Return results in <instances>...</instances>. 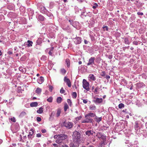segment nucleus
I'll return each instance as SVG.
<instances>
[{"instance_id":"nucleus-1","label":"nucleus","mask_w":147,"mask_h":147,"mask_svg":"<svg viewBox=\"0 0 147 147\" xmlns=\"http://www.w3.org/2000/svg\"><path fill=\"white\" fill-rule=\"evenodd\" d=\"M54 138L56 139L55 142L58 144L62 143L63 140L67 138V136L64 134H61L58 135H55Z\"/></svg>"},{"instance_id":"nucleus-2","label":"nucleus","mask_w":147,"mask_h":147,"mask_svg":"<svg viewBox=\"0 0 147 147\" xmlns=\"http://www.w3.org/2000/svg\"><path fill=\"white\" fill-rule=\"evenodd\" d=\"M96 116V114L95 113H90L85 116L86 119L82 120V123H89L92 122L93 120V119L91 117H93Z\"/></svg>"},{"instance_id":"nucleus-3","label":"nucleus","mask_w":147,"mask_h":147,"mask_svg":"<svg viewBox=\"0 0 147 147\" xmlns=\"http://www.w3.org/2000/svg\"><path fill=\"white\" fill-rule=\"evenodd\" d=\"M73 137L74 142H76L78 143H79L80 142L81 138L80 134L77 131L74 132L73 135Z\"/></svg>"},{"instance_id":"nucleus-4","label":"nucleus","mask_w":147,"mask_h":147,"mask_svg":"<svg viewBox=\"0 0 147 147\" xmlns=\"http://www.w3.org/2000/svg\"><path fill=\"white\" fill-rule=\"evenodd\" d=\"M86 16L87 18L88 19L90 18V20H88L87 21L90 26H92V25L94 24L95 22L93 18H91L88 15L87 16L85 12H84L81 13V16Z\"/></svg>"},{"instance_id":"nucleus-5","label":"nucleus","mask_w":147,"mask_h":147,"mask_svg":"<svg viewBox=\"0 0 147 147\" xmlns=\"http://www.w3.org/2000/svg\"><path fill=\"white\" fill-rule=\"evenodd\" d=\"M89 85V83L86 80H83V87L84 89L88 91L90 90Z\"/></svg>"},{"instance_id":"nucleus-6","label":"nucleus","mask_w":147,"mask_h":147,"mask_svg":"<svg viewBox=\"0 0 147 147\" xmlns=\"http://www.w3.org/2000/svg\"><path fill=\"white\" fill-rule=\"evenodd\" d=\"M63 125L64 126L68 129L71 128L73 126V123L70 122H64L63 123Z\"/></svg>"},{"instance_id":"nucleus-7","label":"nucleus","mask_w":147,"mask_h":147,"mask_svg":"<svg viewBox=\"0 0 147 147\" xmlns=\"http://www.w3.org/2000/svg\"><path fill=\"white\" fill-rule=\"evenodd\" d=\"M92 101L96 104H98L102 102L103 99L102 98H98L94 97Z\"/></svg>"},{"instance_id":"nucleus-8","label":"nucleus","mask_w":147,"mask_h":147,"mask_svg":"<svg viewBox=\"0 0 147 147\" xmlns=\"http://www.w3.org/2000/svg\"><path fill=\"white\" fill-rule=\"evenodd\" d=\"M96 136L99 139H101L104 140L106 139V136L105 135H103L101 132H98L97 133Z\"/></svg>"},{"instance_id":"nucleus-9","label":"nucleus","mask_w":147,"mask_h":147,"mask_svg":"<svg viewBox=\"0 0 147 147\" xmlns=\"http://www.w3.org/2000/svg\"><path fill=\"white\" fill-rule=\"evenodd\" d=\"M64 81L65 82L69 87L71 86V83L69 79L66 77H65L64 79Z\"/></svg>"},{"instance_id":"nucleus-10","label":"nucleus","mask_w":147,"mask_h":147,"mask_svg":"<svg viewBox=\"0 0 147 147\" xmlns=\"http://www.w3.org/2000/svg\"><path fill=\"white\" fill-rule=\"evenodd\" d=\"M74 40L75 43L76 44H80L82 41L81 38L79 37H76L74 39Z\"/></svg>"},{"instance_id":"nucleus-11","label":"nucleus","mask_w":147,"mask_h":147,"mask_svg":"<svg viewBox=\"0 0 147 147\" xmlns=\"http://www.w3.org/2000/svg\"><path fill=\"white\" fill-rule=\"evenodd\" d=\"M95 58L94 57H91L89 59L88 62L87 64V65H90L94 64Z\"/></svg>"},{"instance_id":"nucleus-12","label":"nucleus","mask_w":147,"mask_h":147,"mask_svg":"<svg viewBox=\"0 0 147 147\" xmlns=\"http://www.w3.org/2000/svg\"><path fill=\"white\" fill-rule=\"evenodd\" d=\"M102 86L101 85L100 87L97 86L95 89L94 91V92L95 94H99V90H101V88Z\"/></svg>"},{"instance_id":"nucleus-13","label":"nucleus","mask_w":147,"mask_h":147,"mask_svg":"<svg viewBox=\"0 0 147 147\" xmlns=\"http://www.w3.org/2000/svg\"><path fill=\"white\" fill-rule=\"evenodd\" d=\"M93 133H95V132L92 130H90L87 131L86 132L85 134L87 136H90L91 135H92Z\"/></svg>"},{"instance_id":"nucleus-14","label":"nucleus","mask_w":147,"mask_h":147,"mask_svg":"<svg viewBox=\"0 0 147 147\" xmlns=\"http://www.w3.org/2000/svg\"><path fill=\"white\" fill-rule=\"evenodd\" d=\"M40 11L42 13L45 14L47 10L45 7L43 6H41L40 8Z\"/></svg>"},{"instance_id":"nucleus-15","label":"nucleus","mask_w":147,"mask_h":147,"mask_svg":"<svg viewBox=\"0 0 147 147\" xmlns=\"http://www.w3.org/2000/svg\"><path fill=\"white\" fill-rule=\"evenodd\" d=\"M88 78L90 81H94L96 80L95 76L93 74H90L89 75Z\"/></svg>"},{"instance_id":"nucleus-16","label":"nucleus","mask_w":147,"mask_h":147,"mask_svg":"<svg viewBox=\"0 0 147 147\" xmlns=\"http://www.w3.org/2000/svg\"><path fill=\"white\" fill-rule=\"evenodd\" d=\"M44 79L43 77L42 76L40 77L37 80V81L40 84H41L43 82Z\"/></svg>"},{"instance_id":"nucleus-17","label":"nucleus","mask_w":147,"mask_h":147,"mask_svg":"<svg viewBox=\"0 0 147 147\" xmlns=\"http://www.w3.org/2000/svg\"><path fill=\"white\" fill-rule=\"evenodd\" d=\"M89 109L91 110H95L96 109V106L94 104L90 105L89 106Z\"/></svg>"},{"instance_id":"nucleus-18","label":"nucleus","mask_w":147,"mask_h":147,"mask_svg":"<svg viewBox=\"0 0 147 147\" xmlns=\"http://www.w3.org/2000/svg\"><path fill=\"white\" fill-rule=\"evenodd\" d=\"M42 42V39L41 38H38L36 42V46L35 48L37 47V45H40Z\"/></svg>"},{"instance_id":"nucleus-19","label":"nucleus","mask_w":147,"mask_h":147,"mask_svg":"<svg viewBox=\"0 0 147 147\" xmlns=\"http://www.w3.org/2000/svg\"><path fill=\"white\" fill-rule=\"evenodd\" d=\"M71 25L74 27L77 28V26L79 25V23L78 22L74 21L72 22Z\"/></svg>"},{"instance_id":"nucleus-20","label":"nucleus","mask_w":147,"mask_h":147,"mask_svg":"<svg viewBox=\"0 0 147 147\" xmlns=\"http://www.w3.org/2000/svg\"><path fill=\"white\" fill-rule=\"evenodd\" d=\"M26 115V112L25 111L22 112L19 115V117L22 118L25 116Z\"/></svg>"},{"instance_id":"nucleus-21","label":"nucleus","mask_w":147,"mask_h":147,"mask_svg":"<svg viewBox=\"0 0 147 147\" xmlns=\"http://www.w3.org/2000/svg\"><path fill=\"white\" fill-rule=\"evenodd\" d=\"M33 44V42L30 40H28L26 45H27V46L28 47H29L32 46Z\"/></svg>"},{"instance_id":"nucleus-22","label":"nucleus","mask_w":147,"mask_h":147,"mask_svg":"<svg viewBox=\"0 0 147 147\" xmlns=\"http://www.w3.org/2000/svg\"><path fill=\"white\" fill-rule=\"evenodd\" d=\"M38 105V103L37 102H31L30 103V106L32 107H36Z\"/></svg>"},{"instance_id":"nucleus-23","label":"nucleus","mask_w":147,"mask_h":147,"mask_svg":"<svg viewBox=\"0 0 147 147\" xmlns=\"http://www.w3.org/2000/svg\"><path fill=\"white\" fill-rule=\"evenodd\" d=\"M63 29L64 30H66L68 32H70V28L68 26H64L63 27Z\"/></svg>"},{"instance_id":"nucleus-24","label":"nucleus","mask_w":147,"mask_h":147,"mask_svg":"<svg viewBox=\"0 0 147 147\" xmlns=\"http://www.w3.org/2000/svg\"><path fill=\"white\" fill-rule=\"evenodd\" d=\"M102 117H98L96 116H95V117L94 118L95 121L98 123L100 121L102 120Z\"/></svg>"},{"instance_id":"nucleus-25","label":"nucleus","mask_w":147,"mask_h":147,"mask_svg":"<svg viewBox=\"0 0 147 147\" xmlns=\"http://www.w3.org/2000/svg\"><path fill=\"white\" fill-rule=\"evenodd\" d=\"M41 91L42 89L41 88H37L36 90V92L37 94H40Z\"/></svg>"},{"instance_id":"nucleus-26","label":"nucleus","mask_w":147,"mask_h":147,"mask_svg":"<svg viewBox=\"0 0 147 147\" xmlns=\"http://www.w3.org/2000/svg\"><path fill=\"white\" fill-rule=\"evenodd\" d=\"M43 109L42 107H40L39 108L38 110L37 111V112L38 113L41 114L43 112Z\"/></svg>"},{"instance_id":"nucleus-27","label":"nucleus","mask_w":147,"mask_h":147,"mask_svg":"<svg viewBox=\"0 0 147 147\" xmlns=\"http://www.w3.org/2000/svg\"><path fill=\"white\" fill-rule=\"evenodd\" d=\"M54 49V47H53L49 49V54L50 55H52V53L53 52V50Z\"/></svg>"},{"instance_id":"nucleus-28","label":"nucleus","mask_w":147,"mask_h":147,"mask_svg":"<svg viewBox=\"0 0 147 147\" xmlns=\"http://www.w3.org/2000/svg\"><path fill=\"white\" fill-rule=\"evenodd\" d=\"M138 121H136L135 122V125H134V127L135 128L136 130H138V128L139 127V126L138 125Z\"/></svg>"},{"instance_id":"nucleus-29","label":"nucleus","mask_w":147,"mask_h":147,"mask_svg":"<svg viewBox=\"0 0 147 147\" xmlns=\"http://www.w3.org/2000/svg\"><path fill=\"white\" fill-rule=\"evenodd\" d=\"M40 59L42 61H45L47 60V57L46 56L43 55L41 57Z\"/></svg>"},{"instance_id":"nucleus-30","label":"nucleus","mask_w":147,"mask_h":147,"mask_svg":"<svg viewBox=\"0 0 147 147\" xmlns=\"http://www.w3.org/2000/svg\"><path fill=\"white\" fill-rule=\"evenodd\" d=\"M61 113V111L60 109H58L57 111L56 114V116L59 117Z\"/></svg>"},{"instance_id":"nucleus-31","label":"nucleus","mask_w":147,"mask_h":147,"mask_svg":"<svg viewBox=\"0 0 147 147\" xmlns=\"http://www.w3.org/2000/svg\"><path fill=\"white\" fill-rule=\"evenodd\" d=\"M45 14L47 15V16H48V17L51 18H52V17L53 16L52 14L51 13H50L48 11Z\"/></svg>"},{"instance_id":"nucleus-32","label":"nucleus","mask_w":147,"mask_h":147,"mask_svg":"<svg viewBox=\"0 0 147 147\" xmlns=\"http://www.w3.org/2000/svg\"><path fill=\"white\" fill-rule=\"evenodd\" d=\"M134 144H132V146H133V147H138V143L137 141H135Z\"/></svg>"},{"instance_id":"nucleus-33","label":"nucleus","mask_w":147,"mask_h":147,"mask_svg":"<svg viewBox=\"0 0 147 147\" xmlns=\"http://www.w3.org/2000/svg\"><path fill=\"white\" fill-rule=\"evenodd\" d=\"M62 101V98L61 97H58L57 99V102L58 103H61Z\"/></svg>"},{"instance_id":"nucleus-34","label":"nucleus","mask_w":147,"mask_h":147,"mask_svg":"<svg viewBox=\"0 0 147 147\" xmlns=\"http://www.w3.org/2000/svg\"><path fill=\"white\" fill-rule=\"evenodd\" d=\"M38 19L39 20L41 21H43L44 20V17L41 15H39L38 17Z\"/></svg>"},{"instance_id":"nucleus-35","label":"nucleus","mask_w":147,"mask_h":147,"mask_svg":"<svg viewBox=\"0 0 147 147\" xmlns=\"http://www.w3.org/2000/svg\"><path fill=\"white\" fill-rule=\"evenodd\" d=\"M53 97L50 96L47 99V101L49 102H51L53 101Z\"/></svg>"},{"instance_id":"nucleus-36","label":"nucleus","mask_w":147,"mask_h":147,"mask_svg":"<svg viewBox=\"0 0 147 147\" xmlns=\"http://www.w3.org/2000/svg\"><path fill=\"white\" fill-rule=\"evenodd\" d=\"M69 108L68 105L67 103H65L64 105V110L65 111H66L67 109Z\"/></svg>"},{"instance_id":"nucleus-37","label":"nucleus","mask_w":147,"mask_h":147,"mask_svg":"<svg viewBox=\"0 0 147 147\" xmlns=\"http://www.w3.org/2000/svg\"><path fill=\"white\" fill-rule=\"evenodd\" d=\"M124 107V105L122 103H120L118 105L119 108V109H122Z\"/></svg>"},{"instance_id":"nucleus-38","label":"nucleus","mask_w":147,"mask_h":147,"mask_svg":"<svg viewBox=\"0 0 147 147\" xmlns=\"http://www.w3.org/2000/svg\"><path fill=\"white\" fill-rule=\"evenodd\" d=\"M126 44H129L130 42L129 41V40L127 38H125L124 40Z\"/></svg>"},{"instance_id":"nucleus-39","label":"nucleus","mask_w":147,"mask_h":147,"mask_svg":"<svg viewBox=\"0 0 147 147\" xmlns=\"http://www.w3.org/2000/svg\"><path fill=\"white\" fill-rule=\"evenodd\" d=\"M102 28L104 31H108L109 30V28L107 26H104L102 27Z\"/></svg>"},{"instance_id":"nucleus-40","label":"nucleus","mask_w":147,"mask_h":147,"mask_svg":"<svg viewBox=\"0 0 147 147\" xmlns=\"http://www.w3.org/2000/svg\"><path fill=\"white\" fill-rule=\"evenodd\" d=\"M34 132L32 130H30V131L29 132V134L28 135V138L30 136H32V134H33Z\"/></svg>"},{"instance_id":"nucleus-41","label":"nucleus","mask_w":147,"mask_h":147,"mask_svg":"<svg viewBox=\"0 0 147 147\" xmlns=\"http://www.w3.org/2000/svg\"><path fill=\"white\" fill-rule=\"evenodd\" d=\"M72 95L73 98H76L77 96L76 93L75 92H73L72 93Z\"/></svg>"},{"instance_id":"nucleus-42","label":"nucleus","mask_w":147,"mask_h":147,"mask_svg":"<svg viewBox=\"0 0 147 147\" xmlns=\"http://www.w3.org/2000/svg\"><path fill=\"white\" fill-rule=\"evenodd\" d=\"M67 67H69L70 65V63L69 59H67L66 61Z\"/></svg>"},{"instance_id":"nucleus-43","label":"nucleus","mask_w":147,"mask_h":147,"mask_svg":"<svg viewBox=\"0 0 147 147\" xmlns=\"http://www.w3.org/2000/svg\"><path fill=\"white\" fill-rule=\"evenodd\" d=\"M98 5L96 3H94V4L92 6V8L94 9H95L97 7H98Z\"/></svg>"},{"instance_id":"nucleus-44","label":"nucleus","mask_w":147,"mask_h":147,"mask_svg":"<svg viewBox=\"0 0 147 147\" xmlns=\"http://www.w3.org/2000/svg\"><path fill=\"white\" fill-rule=\"evenodd\" d=\"M65 70L64 69H61V74H64L65 73Z\"/></svg>"},{"instance_id":"nucleus-45","label":"nucleus","mask_w":147,"mask_h":147,"mask_svg":"<svg viewBox=\"0 0 147 147\" xmlns=\"http://www.w3.org/2000/svg\"><path fill=\"white\" fill-rule=\"evenodd\" d=\"M67 102H68V104H69V105L70 106H71L72 105V103L71 100L69 99H67Z\"/></svg>"},{"instance_id":"nucleus-46","label":"nucleus","mask_w":147,"mask_h":147,"mask_svg":"<svg viewBox=\"0 0 147 147\" xmlns=\"http://www.w3.org/2000/svg\"><path fill=\"white\" fill-rule=\"evenodd\" d=\"M65 92V91L63 89V87H62L60 90V92L61 94H63Z\"/></svg>"},{"instance_id":"nucleus-47","label":"nucleus","mask_w":147,"mask_h":147,"mask_svg":"<svg viewBox=\"0 0 147 147\" xmlns=\"http://www.w3.org/2000/svg\"><path fill=\"white\" fill-rule=\"evenodd\" d=\"M54 5V4L53 2H51L50 3L49 7L50 8H52Z\"/></svg>"},{"instance_id":"nucleus-48","label":"nucleus","mask_w":147,"mask_h":147,"mask_svg":"<svg viewBox=\"0 0 147 147\" xmlns=\"http://www.w3.org/2000/svg\"><path fill=\"white\" fill-rule=\"evenodd\" d=\"M100 58H97L95 60L96 63H99L100 62Z\"/></svg>"},{"instance_id":"nucleus-49","label":"nucleus","mask_w":147,"mask_h":147,"mask_svg":"<svg viewBox=\"0 0 147 147\" xmlns=\"http://www.w3.org/2000/svg\"><path fill=\"white\" fill-rule=\"evenodd\" d=\"M11 121L15 122L16 121V119L14 117H13L12 118L10 119Z\"/></svg>"},{"instance_id":"nucleus-50","label":"nucleus","mask_w":147,"mask_h":147,"mask_svg":"<svg viewBox=\"0 0 147 147\" xmlns=\"http://www.w3.org/2000/svg\"><path fill=\"white\" fill-rule=\"evenodd\" d=\"M36 119L38 122L40 121L41 120V118L39 117H37L36 118Z\"/></svg>"},{"instance_id":"nucleus-51","label":"nucleus","mask_w":147,"mask_h":147,"mask_svg":"<svg viewBox=\"0 0 147 147\" xmlns=\"http://www.w3.org/2000/svg\"><path fill=\"white\" fill-rule=\"evenodd\" d=\"M31 12L30 13V11H29V14L30 15H32L34 14V11L32 10H30Z\"/></svg>"},{"instance_id":"nucleus-52","label":"nucleus","mask_w":147,"mask_h":147,"mask_svg":"<svg viewBox=\"0 0 147 147\" xmlns=\"http://www.w3.org/2000/svg\"><path fill=\"white\" fill-rule=\"evenodd\" d=\"M105 75V71H102L101 74V75L102 76H104Z\"/></svg>"},{"instance_id":"nucleus-53","label":"nucleus","mask_w":147,"mask_h":147,"mask_svg":"<svg viewBox=\"0 0 147 147\" xmlns=\"http://www.w3.org/2000/svg\"><path fill=\"white\" fill-rule=\"evenodd\" d=\"M4 16L3 15H0V21H1L3 19Z\"/></svg>"},{"instance_id":"nucleus-54","label":"nucleus","mask_w":147,"mask_h":147,"mask_svg":"<svg viewBox=\"0 0 147 147\" xmlns=\"http://www.w3.org/2000/svg\"><path fill=\"white\" fill-rule=\"evenodd\" d=\"M53 89V87L51 86H50L49 87V90L51 92H52Z\"/></svg>"},{"instance_id":"nucleus-55","label":"nucleus","mask_w":147,"mask_h":147,"mask_svg":"<svg viewBox=\"0 0 147 147\" xmlns=\"http://www.w3.org/2000/svg\"><path fill=\"white\" fill-rule=\"evenodd\" d=\"M82 118V116H80L79 117H78L76 118V120L78 121L80 120Z\"/></svg>"},{"instance_id":"nucleus-56","label":"nucleus","mask_w":147,"mask_h":147,"mask_svg":"<svg viewBox=\"0 0 147 147\" xmlns=\"http://www.w3.org/2000/svg\"><path fill=\"white\" fill-rule=\"evenodd\" d=\"M2 9L3 8H1V10H0V11H0V13H3L4 14H5V11L4 10H2Z\"/></svg>"},{"instance_id":"nucleus-57","label":"nucleus","mask_w":147,"mask_h":147,"mask_svg":"<svg viewBox=\"0 0 147 147\" xmlns=\"http://www.w3.org/2000/svg\"><path fill=\"white\" fill-rule=\"evenodd\" d=\"M41 134L40 133H38V134H36V136L37 137H38V138L40 137H41Z\"/></svg>"},{"instance_id":"nucleus-58","label":"nucleus","mask_w":147,"mask_h":147,"mask_svg":"<svg viewBox=\"0 0 147 147\" xmlns=\"http://www.w3.org/2000/svg\"><path fill=\"white\" fill-rule=\"evenodd\" d=\"M122 82L124 83L126 85L127 84V81L125 80H124V79H123L122 80Z\"/></svg>"},{"instance_id":"nucleus-59","label":"nucleus","mask_w":147,"mask_h":147,"mask_svg":"<svg viewBox=\"0 0 147 147\" xmlns=\"http://www.w3.org/2000/svg\"><path fill=\"white\" fill-rule=\"evenodd\" d=\"M83 102L84 103L86 104L87 102V99H83Z\"/></svg>"},{"instance_id":"nucleus-60","label":"nucleus","mask_w":147,"mask_h":147,"mask_svg":"<svg viewBox=\"0 0 147 147\" xmlns=\"http://www.w3.org/2000/svg\"><path fill=\"white\" fill-rule=\"evenodd\" d=\"M133 44L135 45H138V42L136 41H134L133 42Z\"/></svg>"},{"instance_id":"nucleus-61","label":"nucleus","mask_w":147,"mask_h":147,"mask_svg":"<svg viewBox=\"0 0 147 147\" xmlns=\"http://www.w3.org/2000/svg\"><path fill=\"white\" fill-rule=\"evenodd\" d=\"M105 78H106V79L107 80H109V79L110 78V76H108V75H107Z\"/></svg>"},{"instance_id":"nucleus-62","label":"nucleus","mask_w":147,"mask_h":147,"mask_svg":"<svg viewBox=\"0 0 147 147\" xmlns=\"http://www.w3.org/2000/svg\"><path fill=\"white\" fill-rule=\"evenodd\" d=\"M41 131L42 133H45L46 132V130L45 129H42Z\"/></svg>"},{"instance_id":"nucleus-63","label":"nucleus","mask_w":147,"mask_h":147,"mask_svg":"<svg viewBox=\"0 0 147 147\" xmlns=\"http://www.w3.org/2000/svg\"><path fill=\"white\" fill-rule=\"evenodd\" d=\"M137 14H138V15H142L143 14V13L140 12H138L137 13Z\"/></svg>"},{"instance_id":"nucleus-64","label":"nucleus","mask_w":147,"mask_h":147,"mask_svg":"<svg viewBox=\"0 0 147 147\" xmlns=\"http://www.w3.org/2000/svg\"><path fill=\"white\" fill-rule=\"evenodd\" d=\"M18 49H17V47H15L14 48V51H15V53H16L17 52V51H18L17 50Z\"/></svg>"}]
</instances>
